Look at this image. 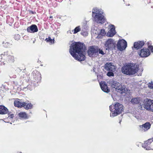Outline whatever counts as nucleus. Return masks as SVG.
Returning <instances> with one entry per match:
<instances>
[{"instance_id": "obj_1", "label": "nucleus", "mask_w": 153, "mask_h": 153, "mask_svg": "<svg viewBox=\"0 0 153 153\" xmlns=\"http://www.w3.org/2000/svg\"><path fill=\"white\" fill-rule=\"evenodd\" d=\"M85 51L83 43L79 42H74L70 46L69 52L75 59L81 61L85 59Z\"/></svg>"}, {"instance_id": "obj_2", "label": "nucleus", "mask_w": 153, "mask_h": 153, "mask_svg": "<svg viewBox=\"0 0 153 153\" xmlns=\"http://www.w3.org/2000/svg\"><path fill=\"white\" fill-rule=\"evenodd\" d=\"M92 16L93 21L97 23L102 24L106 20L103 15V12L101 9L98 8H93Z\"/></svg>"}, {"instance_id": "obj_3", "label": "nucleus", "mask_w": 153, "mask_h": 153, "mask_svg": "<svg viewBox=\"0 0 153 153\" xmlns=\"http://www.w3.org/2000/svg\"><path fill=\"white\" fill-rule=\"evenodd\" d=\"M139 65L133 63H128L122 68V72L128 75H132L137 73L139 69Z\"/></svg>"}, {"instance_id": "obj_4", "label": "nucleus", "mask_w": 153, "mask_h": 153, "mask_svg": "<svg viewBox=\"0 0 153 153\" xmlns=\"http://www.w3.org/2000/svg\"><path fill=\"white\" fill-rule=\"evenodd\" d=\"M109 108L111 112L110 116L114 117L122 112L123 110V106L119 103H117L110 105Z\"/></svg>"}, {"instance_id": "obj_5", "label": "nucleus", "mask_w": 153, "mask_h": 153, "mask_svg": "<svg viewBox=\"0 0 153 153\" xmlns=\"http://www.w3.org/2000/svg\"><path fill=\"white\" fill-rule=\"evenodd\" d=\"M110 85L112 88L118 90V91L121 93H125L126 90V86L112 80L110 81Z\"/></svg>"}, {"instance_id": "obj_6", "label": "nucleus", "mask_w": 153, "mask_h": 153, "mask_svg": "<svg viewBox=\"0 0 153 153\" xmlns=\"http://www.w3.org/2000/svg\"><path fill=\"white\" fill-rule=\"evenodd\" d=\"M41 79L40 73L37 70H35L32 72L31 77L29 78V79L31 81H32L34 83L36 82L38 83L41 80Z\"/></svg>"}, {"instance_id": "obj_7", "label": "nucleus", "mask_w": 153, "mask_h": 153, "mask_svg": "<svg viewBox=\"0 0 153 153\" xmlns=\"http://www.w3.org/2000/svg\"><path fill=\"white\" fill-rule=\"evenodd\" d=\"M104 45L106 50H112L115 47V42L111 39H108L105 42Z\"/></svg>"}, {"instance_id": "obj_8", "label": "nucleus", "mask_w": 153, "mask_h": 153, "mask_svg": "<svg viewBox=\"0 0 153 153\" xmlns=\"http://www.w3.org/2000/svg\"><path fill=\"white\" fill-rule=\"evenodd\" d=\"M127 45V42L125 40L122 39L119 40L117 46L118 50L122 51L126 48Z\"/></svg>"}, {"instance_id": "obj_9", "label": "nucleus", "mask_w": 153, "mask_h": 153, "mask_svg": "<svg viewBox=\"0 0 153 153\" xmlns=\"http://www.w3.org/2000/svg\"><path fill=\"white\" fill-rule=\"evenodd\" d=\"M138 54L141 57H147L150 54L149 50L147 48H143L138 51Z\"/></svg>"}, {"instance_id": "obj_10", "label": "nucleus", "mask_w": 153, "mask_h": 153, "mask_svg": "<svg viewBox=\"0 0 153 153\" xmlns=\"http://www.w3.org/2000/svg\"><path fill=\"white\" fill-rule=\"evenodd\" d=\"M99 48L98 47L95 46H91L88 51V56H92L94 54H96L98 52Z\"/></svg>"}, {"instance_id": "obj_11", "label": "nucleus", "mask_w": 153, "mask_h": 153, "mask_svg": "<svg viewBox=\"0 0 153 153\" xmlns=\"http://www.w3.org/2000/svg\"><path fill=\"white\" fill-rule=\"evenodd\" d=\"M153 141V139H150L145 141L143 144H142V146L146 150H153L150 146L151 143Z\"/></svg>"}, {"instance_id": "obj_12", "label": "nucleus", "mask_w": 153, "mask_h": 153, "mask_svg": "<svg viewBox=\"0 0 153 153\" xmlns=\"http://www.w3.org/2000/svg\"><path fill=\"white\" fill-rule=\"evenodd\" d=\"M104 67L106 70L111 71H115L116 68L115 66L110 62L106 63L105 64Z\"/></svg>"}, {"instance_id": "obj_13", "label": "nucleus", "mask_w": 153, "mask_h": 153, "mask_svg": "<svg viewBox=\"0 0 153 153\" xmlns=\"http://www.w3.org/2000/svg\"><path fill=\"white\" fill-rule=\"evenodd\" d=\"M152 103H153V100H151V99L147 98L146 99L144 104V108L147 110H150L151 108Z\"/></svg>"}, {"instance_id": "obj_14", "label": "nucleus", "mask_w": 153, "mask_h": 153, "mask_svg": "<svg viewBox=\"0 0 153 153\" xmlns=\"http://www.w3.org/2000/svg\"><path fill=\"white\" fill-rule=\"evenodd\" d=\"M109 30L107 33V35L108 36L112 37L116 33L114 26L113 25H109Z\"/></svg>"}, {"instance_id": "obj_15", "label": "nucleus", "mask_w": 153, "mask_h": 153, "mask_svg": "<svg viewBox=\"0 0 153 153\" xmlns=\"http://www.w3.org/2000/svg\"><path fill=\"white\" fill-rule=\"evenodd\" d=\"M100 85L102 90L104 92L108 93L109 92V89L107 86V84L105 82H101Z\"/></svg>"}, {"instance_id": "obj_16", "label": "nucleus", "mask_w": 153, "mask_h": 153, "mask_svg": "<svg viewBox=\"0 0 153 153\" xmlns=\"http://www.w3.org/2000/svg\"><path fill=\"white\" fill-rule=\"evenodd\" d=\"M27 30L28 32L34 33L37 32L38 29L36 25H32L30 26L27 27Z\"/></svg>"}, {"instance_id": "obj_17", "label": "nucleus", "mask_w": 153, "mask_h": 153, "mask_svg": "<svg viewBox=\"0 0 153 153\" xmlns=\"http://www.w3.org/2000/svg\"><path fill=\"white\" fill-rule=\"evenodd\" d=\"M145 42L144 41H139L134 43V47L137 50H138L142 48Z\"/></svg>"}, {"instance_id": "obj_18", "label": "nucleus", "mask_w": 153, "mask_h": 153, "mask_svg": "<svg viewBox=\"0 0 153 153\" xmlns=\"http://www.w3.org/2000/svg\"><path fill=\"white\" fill-rule=\"evenodd\" d=\"M23 102L21 100L17 99L14 101V105L16 107L21 108L23 107Z\"/></svg>"}, {"instance_id": "obj_19", "label": "nucleus", "mask_w": 153, "mask_h": 153, "mask_svg": "<svg viewBox=\"0 0 153 153\" xmlns=\"http://www.w3.org/2000/svg\"><path fill=\"white\" fill-rule=\"evenodd\" d=\"M28 85L27 87V89L30 90H32L34 89L36 84L35 83L31 81L30 80L28 79Z\"/></svg>"}, {"instance_id": "obj_20", "label": "nucleus", "mask_w": 153, "mask_h": 153, "mask_svg": "<svg viewBox=\"0 0 153 153\" xmlns=\"http://www.w3.org/2000/svg\"><path fill=\"white\" fill-rule=\"evenodd\" d=\"M8 112V109L7 108L3 105H0V114H5Z\"/></svg>"}, {"instance_id": "obj_21", "label": "nucleus", "mask_w": 153, "mask_h": 153, "mask_svg": "<svg viewBox=\"0 0 153 153\" xmlns=\"http://www.w3.org/2000/svg\"><path fill=\"white\" fill-rule=\"evenodd\" d=\"M23 107L26 110L31 109L32 108L33 105L31 103H27L25 102H23Z\"/></svg>"}, {"instance_id": "obj_22", "label": "nucleus", "mask_w": 153, "mask_h": 153, "mask_svg": "<svg viewBox=\"0 0 153 153\" xmlns=\"http://www.w3.org/2000/svg\"><path fill=\"white\" fill-rule=\"evenodd\" d=\"M142 126V128H143L145 130H147L150 128L151 124L149 122H147L143 125Z\"/></svg>"}, {"instance_id": "obj_23", "label": "nucleus", "mask_w": 153, "mask_h": 153, "mask_svg": "<svg viewBox=\"0 0 153 153\" xmlns=\"http://www.w3.org/2000/svg\"><path fill=\"white\" fill-rule=\"evenodd\" d=\"M106 34L105 30L104 29H101L99 33L98 34L97 38H101L103 36H105Z\"/></svg>"}, {"instance_id": "obj_24", "label": "nucleus", "mask_w": 153, "mask_h": 153, "mask_svg": "<svg viewBox=\"0 0 153 153\" xmlns=\"http://www.w3.org/2000/svg\"><path fill=\"white\" fill-rule=\"evenodd\" d=\"M19 117L23 119H26L27 118V114L25 112H20L19 114Z\"/></svg>"}, {"instance_id": "obj_25", "label": "nucleus", "mask_w": 153, "mask_h": 153, "mask_svg": "<svg viewBox=\"0 0 153 153\" xmlns=\"http://www.w3.org/2000/svg\"><path fill=\"white\" fill-rule=\"evenodd\" d=\"M140 100L139 98H132L130 101L133 104H137L139 102Z\"/></svg>"}, {"instance_id": "obj_26", "label": "nucleus", "mask_w": 153, "mask_h": 153, "mask_svg": "<svg viewBox=\"0 0 153 153\" xmlns=\"http://www.w3.org/2000/svg\"><path fill=\"white\" fill-rule=\"evenodd\" d=\"M7 59L8 60V61L9 62H13L14 61V57L13 56H7Z\"/></svg>"}, {"instance_id": "obj_27", "label": "nucleus", "mask_w": 153, "mask_h": 153, "mask_svg": "<svg viewBox=\"0 0 153 153\" xmlns=\"http://www.w3.org/2000/svg\"><path fill=\"white\" fill-rule=\"evenodd\" d=\"M80 30V28L79 26L76 27L74 30H72V32L74 34L76 33L77 32L79 31Z\"/></svg>"}, {"instance_id": "obj_28", "label": "nucleus", "mask_w": 153, "mask_h": 153, "mask_svg": "<svg viewBox=\"0 0 153 153\" xmlns=\"http://www.w3.org/2000/svg\"><path fill=\"white\" fill-rule=\"evenodd\" d=\"M45 40L47 42H51V44L53 42V40H52L50 37L49 36L48 38H47L45 39Z\"/></svg>"}, {"instance_id": "obj_29", "label": "nucleus", "mask_w": 153, "mask_h": 153, "mask_svg": "<svg viewBox=\"0 0 153 153\" xmlns=\"http://www.w3.org/2000/svg\"><path fill=\"white\" fill-rule=\"evenodd\" d=\"M86 30H82V31L81 32V34L84 36H87L88 35V33L86 31Z\"/></svg>"}, {"instance_id": "obj_30", "label": "nucleus", "mask_w": 153, "mask_h": 153, "mask_svg": "<svg viewBox=\"0 0 153 153\" xmlns=\"http://www.w3.org/2000/svg\"><path fill=\"white\" fill-rule=\"evenodd\" d=\"M148 87L151 89L153 88V81H151L148 84Z\"/></svg>"}, {"instance_id": "obj_31", "label": "nucleus", "mask_w": 153, "mask_h": 153, "mask_svg": "<svg viewBox=\"0 0 153 153\" xmlns=\"http://www.w3.org/2000/svg\"><path fill=\"white\" fill-rule=\"evenodd\" d=\"M150 42H148V48L149 50H150L151 52L153 53V46L149 45Z\"/></svg>"}, {"instance_id": "obj_32", "label": "nucleus", "mask_w": 153, "mask_h": 153, "mask_svg": "<svg viewBox=\"0 0 153 153\" xmlns=\"http://www.w3.org/2000/svg\"><path fill=\"white\" fill-rule=\"evenodd\" d=\"M114 71H110L108 72L107 74V75L108 76H114V74L113 73Z\"/></svg>"}, {"instance_id": "obj_33", "label": "nucleus", "mask_w": 153, "mask_h": 153, "mask_svg": "<svg viewBox=\"0 0 153 153\" xmlns=\"http://www.w3.org/2000/svg\"><path fill=\"white\" fill-rule=\"evenodd\" d=\"M8 55V51H5L3 53H2L1 55L0 56L1 58V59H2V56H7Z\"/></svg>"}, {"instance_id": "obj_34", "label": "nucleus", "mask_w": 153, "mask_h": 153, "mask_svg": "<svg viewBox=\"0 0 153 153\" xmlns=\"http://www.w3.org/2000/svg\"><path fill=\"white\" fill-rule=\"evenodd\" d=\"M20 36L19 34H16L15 35L14 38L16 40H18L20 39Z\"/></svg>"}, {"instance_id": "obj_35", "label": "nucleus", "mask_w": 153, "mask_h": 153, "mask_svg": "<svg viewBox=\"0 0 153 153\" xmlns=\"http://www.w3.org/2000/svg\"><path fill=\"white\" fill-rule=\"evenodd\" d=\"M98 52L100 54H101L102 55H104L105 53L103 52V51L99 49Z\"/></svg>"}, {"instance_id": "obj_36", "label": "nucleus", "mask_w": 153, "mask_h": 153, "mask_svg": "<svg viewBox=\"0 0 153 153\" xmlns=\"http://www.w3.org/2000/svg\"><path fill=\"white\" fill-rule=\"evenodd\" d=\"M14 117V114H11L10 115L8 116V118L12 119Z\"/></svg>"}, {"instance_id": "obj_37", "label": "nucleus", "mask_w": 153, "mask_h": 153, "mask_svg": "<svg viewBox=\"0 0 153 153\" xmlns=\"http://www.w3.org/2000/svg\"><path fill=\"white\" fill-rule=\"evenodd\" d=\"M149 111H153V103H152V104L151 106V108L150 109V110Z\"/></svg>"}, {"instance_id": "obj_38", "label": "nucleus", "mask_w": 153, "mask_h": 153, "mask_svg": "<svg viewBox=\"0 0 153 153\" xmlns=\"http://www.w3.org/2000/svg\"><path fill=\"white\" fill-rule=\"evenodd\" d=\"M10 76V78H16V75H14L13 76Z\"/></svg>"}, {"instance_id": "obj_39", "label": "nucleus", "mask_w": 153, "mask_h": 153, "mask_svg": "<svg viewBox=\"0 0 153 153\" xmlns=\"http://www.w3.org/2000/svg\"><path fill=\"white\" fill-rule=\"evenodd\" d=\"M86 27V26L85 25H84L83 26V28H84V29L85 30V28Z\"/></svg>"}, {"instance_id": "obj_40", "label": "nucleus", "mask_w": 153, "mask_h": 153, "mask_svg": "<svg viewBox=\"0 0 153 153\" xmlns=\"http://www.w3.org/2000/svg\"><path fill=\"white\" fill-rule=\"evenodd\" d=\"M35 41H36V40H34V41H33V43H35Z\"/></svg>"}, {"instance_id": "obj_41", "label": "nucleus", "mask_w": 153, "mask_h": 153, "mask_svg": "<svg viewBox=\"0 0 153 153\" xmlns=\"http://www.w3.org/2000/svg\"><path fill=\"white\" fill-rule=\"evenodd\" d=\"M69 32V33H71V31H70V30H69L68 31V32Z\"/></svg>"}, {"instance_id": "obj_42", "label": "nucleus", "mask_w": 153, "mask_h": 153, "mask_svg": "<svg viewBox=\"0 0 153 153\" xmlns=\"http://www.w3.org/2000/svg\"><path fill=\"white\" fill-rule=\"evenodd\" d=\"M7 44V45H8H8H9V44H9V43H8V42H6V43H5V44Z\"/></svg>"}, {"instance_id": "obj_43", "label": "nucleus", "mask_w": 153, "mask_h": 153, "mask_svg": "<svg viewBox=\"0 0 153 153\" xmlns=\"http://www.w3.org/2000/svg\"><path fill=\"white\" fill-rule=\"evenodd\" d=\"M4 121V122H5V123H9V122H8L7 121Z\"/></svg>"}, {"instance_id": "obj_44", "label": "nucleus", "mask_w": 153, "mask_h": 153, "mask_svg": "<svg viewBox=\"0 0 153 153\" xmlns=\"http://www.w3.org/2000/svg\"><path fill=\"white\" fill-rule=\"evenodd\" d=\"M1 58L0 56V62H1Z\"/></svg>"}, {"instance_id": "obj_45", "label": "nucleus", "mask_w": 153, "mask_h": 153, "mask_svg": "<svg viewBox=\"0 0 153 153\" xmlns=\"http://www.w3.org/2000/svg\"><path fill=\"white\" fill-rule=\"evenodd\" d=\"M52 18V16H50V18Z\"/></svg>"}, {"instance_id": "obj_46", "label": "nucleus", "mask_w": 153, "mask_h": 153, "mask_svg": "<svg viewBox=\"0 0 153 153\" xmlns=\"http://www.w3.org/2000/svg\"><path fill=\"white\" fill-rule=\"evenodd\" d=\"M32 14H34V12H33L32 11Z\"/></svg>"}, {"instance_id": "obj_47", "label": "nucleus", "mask_w": 153, "mask_h": 153, "mask_svg": "<svg viewBox=\"0 0 153 153\" xmlns=\"http://www.w3.org/2000/svg\"><path fill=\"white\" fill-rule=\"evenodd\" d=\"M121 121H120V122H119V123H121Z\"/></svg>"}, {"instance_id": "obj_48", "label": "nucleus", "mask_w": 153, "mask_h": 153, "mask_svg": "<svg viewBox=\"0 0 153 153\" xmlns=\"http://www.w3.org/2000/svg\"><path fill=\"white\" fill-rule=\"evenodd\" d=\"M2 120V119H0V120Z\"/></svg>"}, {"instance_id": "obj_49", "label": "nucleus", "mask_w": 153, "mask_h": 153, "mask_svg": "<svg viewBox=\"0 0 153 153\" xmlns=\"http://www.w3.org/2000/svg\"><path fill=\"white\" fill-rule=\"evenodd\" d=\"M26 88V87H25L24 88Z\"/></svg>"}, {"instance_id": "obj_50", "label": "nucleus", "mask_w": 153, "mask_h": 153, "mask_svg": "<svg viewBox=\"0 0 153 153\" xmlns=\"http://www.w3.org/2000/svg\"><path fill=\"white\" fill-rule=\"evenodd\" d=\"M152 139H153V138H152Z\"/></svg>"}]
</instances>
